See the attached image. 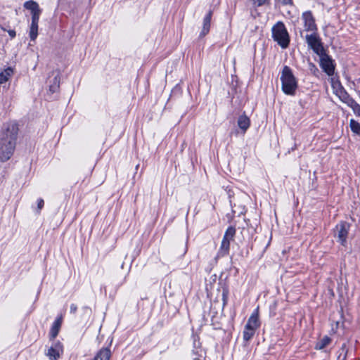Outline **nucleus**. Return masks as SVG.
I'll return each mask as SVG.
<instances>
[{"label": "nucleus", "mask_w": 360, "mask_h": 360, "mask_svg": "<svg viewBox=\"0 0 360 360\" xmlns=\"http://www.w3.org/2000/svg\"><path fill=\"white\" fill-rule=\"evenodd\" d=\"M345 89H344L343 86H342L341 88H339L338 89L335 90L334 91V93L338 96H339L340 95L342 94V93H343V91H345Z\"/></svg>", "instance_id": "473e14b6"}, {"label": "nucleus", "mask_w": 360, "mask_h": 360, "mask_svg": "<svg viewBox=\"0 0 360 360\" xmlns=\"http://www.w3.org/2000/svg\"><path fill=\"white\" fill-rule=\"evenodd\" d=\"M111 356V352L109 347L101 348L96 354L93 360H109Z\"/></svg>", "instance_id": "4468645a"}, {"label": "nucleus", "mask_w": 360, "mask_h": 360, "mask_svg": "<svg viewBox=\"0 0 360 360\" xmlns=\"http://www.w3.org/2000/svg\"><path fill=\"white\" fill-rule=\"evenodd\" d=\"M319 56L320 58L319 65L323 71L328 76H333L335 68L334 60L326 51Z\"/></svg>", "instance_id": "39448f33"}, {"label": "nucleus", "mask_w": 360, "mask_h": 360, "mask_svg": "<svg viewBox=\"0 0 360 360\" xmlns=\"http://www.w3.org/2000/svg\"><path fill=\"white\" fill-rule=\"evenodd\" d=\"M236 228L230 226L227 228L223 236L220 248L217 252V257H223L229 255L230 250V242L236 235Z\"/></svg>", "instance_id": "20e7f679"}, {"label": "nucleus", "mask_w": 360, "mask_h": 360, "mask_svg": "<svg viewBox=\"0 0 360 360\" xmlns=\"http://www.w3.org/2000/svg\"><path fill=\"white\" fill-rule=\"evenodd\" d=\"M253 4L257 6H262L266 4L269 0H252Z\"/></svg>", "instance_id": "cd10ccee"}, {"label": "nucleus", "mask_w": 360, "mask_h": 360, "mask_svg": "<svg viewBox=\"0 0 360 360\" xmlns=\"http://www.w3.org/2000/svg\"><path fill=\"white\" fill-rule=\"evenodd\" d=\"M41 13V10L39 11L32 13V23H39V17Z\"/></svg>", "instance_id": "393cba45"}, {"label": "nucleus", "mask_w": 360, "mask_h": 360, "mask_svg": "<svg viewBox=\"0 0 360 360\" xmlns=\"http://www.w3.org/2000/svg\"><path fill=\"white\" fill-rule=\"evenodd\" d=\"M228 293H229V291H228L227 289H224L223 290L222 300H223V302H224V304H225L226 303V302H227Z\"/></svg>", "instance_id": "c756f323"}, {"label": "nucleus", "mask_w": 360, "mask_h": 360, "mask_svg": "<svg viewBox=\"0 0 360 360\" xmlns=\"http://www.w3.org/2000/svg\"><path fill=\"white\" fill-rule=\"evenodd\" d=\"M349 126L353 133L360 136V123L352 119L349 122Z\"/></svg>", "instance_id": "4be33fe9"}, {"label": "nucleus", "mask_w": 360, "mask_h": 360, "mask_svg": "<svg viewBox=\"0 0 360 360\" xmlns=\"http://www.w3.org/2000/svg\"><path fill=\"white\" fill-rule=\"evenodd\" d=\"M18 126L11 122L4 124L0 132V161L8 160L15 148Z\"/></svg>", "instance_id": "f257e3e1"}, {"label": "nucleus", "mask_w": 360, "mask_h": 360, "mask_svg": "<svg viewBox=\"0 0 360 360\" xmlns=\"http://www.w3.org/2000/svg\"><path fill=\"white\" fill-rule=\"evenodd\" d=\"M44 205V201L42 198H39L37 200V208L39 212L43 208Z\"/></svg>", "instance_id": "7c9ffc66"}, {"label": "nucleus", "mask_w": 360, "mask_h": 360, "mask_svg": "<svg viewBox=\"0 0 360 360\" xmlns=\"http://www.w3.org/2000/svg\"><path fill=\"white\" fill-rule=\"evenodd\" d=\"M256 330L252 329V328H248L247 326H245L243 335V340L245 342H248L250 340L252 337L255 335Z\"/></svg>", "instance_id": "a211bd4d"}, {"label": "nucleus", "mask_w": 360, "mask_h": 360, "mask_svg": "<svg viewBox=\"0 0 360 360\" xmlns=\"http://www.w3.org/2000/svg\"><path fill=\"white\" fill-rule=\"evenodd\" d=\"M348 350L346 345L343 344L338 350V356L337 360H347Z\"/></svg>", "instance_id": "412c9836"}, {"label": "nucleus", "mask_w": 360, "mask_h": 360, "mask_svg": "<svg viewBox=\"0 0 360 360\" xmlns=\"http://www.w3.org/2000/svg\"><path fill=\"white\" fill-rule=\"evenodd\" d=\"M13 73L11 68H8L0 72V84L6 82Z\"/></svg>", "instance_id": "dca6fc26"}, {"label": "nucleus", "mask_w": 360, "mask_h": 360, "mask_svg": "<svg viewBox=\"0 0 360 360\" xmlns=\"http://www.w3.org/2000/svg\"><path fill=\"white\" fill-rule=\"evenodd\" d=\"M331 341V338L326 335L316 343L314 349L316 350H321L330 345Z\"/></svg>", "instance_id": "2eb2a0df"}, {"label": "nucleus", "mask_w": 360, "mask_h": 360, "mask_svg": "<svg viewBox=\"0 0 360 360\" xmlns=\"http://www.w3.org/2000/svg\"><path fill=\"white\" fill-rule=\"evenodd\" d=\"M272 37L282 49H286L290 44V37L283 22L279 21L272 27Z\"/></svg>", "instance_id": "7ed1b4c3"}, {"label": "nucleus", "mask_w": 360, "mask_h": 360, "mask_svg": "<svg viewBox=\"0 0 360 360\" xmlns=\"http://www.w3.org/2000/svg\"><path fill=\"white\" fill-rule=\"evenodd\" d=\"M302 18L304 20V27L306 31L316 32L317 30L315 19L310 11L304 12Z\"/></svg>", "instance_id": "6e6552de"}, {"label": "nucleus", "mask_w": 360, "mask_h": 360, "mask_svg": "<svg viewBox=\"0 0 360 360\" xmlns=\"http://www.w3.org/2000/svg\"><path fill=\"white\" fill-rule=\"evenodd\" d=\"M340 98V99L342 101V102H345L349 97L350 96L348 94V93L345 91H343V93H342L341 95H340L338 96Z\"/></svg>", "instance_id": "a878e982"}, {"label": "nucleus", "mask_w": 360, "mask_h": 360, "mask_svg": "<svg viewBox=\"0 0 360 360\" xmlns=\"http://www.w3.org/2000/svg\"><path fill=\"white\" fill-rule=\"evenodd\" d=\"M352 109L353 110L354 114L360 116V105L358 103H356Z\"/></svg>", "instance_id": "c85d7f7f"}, {"label": "nucleus", "mask_w": 360, "mask_h": 360, "mask_svg": "<svg viewBox=\"0 0 360 360\" xmlns=\"http://www.w3.org/2000/svg\"><path fill=\"white\" fill-rule=\"evenodd\" d=\"M60 86V75L58 74L53 79V83L49 86V91L51 93H55L58 91Z\"/></svg>", "instance_id": "aec40b11"}, {"label": "nucleus", "mask_w": 360, "mask_h": 360, "mask_svg": "<svg viewBox=\"0 0 360 360\" xmlns=\"http://www.w3.org/2000/svg\"><path fill=\"white\" fill-rule=\"evenodd\" d=\"M63 323V316L60 315L58 316L54 322L53 323L51 328L50 329L49 332V338L50 340H54L57 335H58V333L60 331V329L61 328V325Z\"/></svg>", "instance_id": "9d476101"}, {"label": "nucleus", "mask_w": 360, "mask_h": 360, "mask_svg": "<svg viewBox=\"0 0 360 360\" xmlns=\"http://www.w3.org/2000/svg\"><path fill=\"white\" fill-rule=\"evenodd\" d=\"M8 34L11 38H13L15 37V32L14 30H9Z\"/></svg>", "instance_id": "f704fd0d"}, {"label": "nucleus", "mask_w": 360, "mask_h": 360, "mask_svg": "<svg viewBox=\"0 0 360 360\" xmlns=\"http://www.w3.org/2000/svg\"><path fill=\"white\" fill-rule=\"evenodd\" d=\"M309 66H310V70H314V71H318L317 68L316 67V65H315L314 63H311L309 64Z\"/></svg>", "instance_id": "72a5a7b5"}, {"label": "nucleus", "mask_w": 360, "mask_h": 360, "mask_svg": "<svg viewBox=\"0 0 360 360\" xmlns=\"http://www.w3.org/2000/svg\"><path fill=\"white\" fill-rule=\"evenodd\" d=\"M338 237L341 245H345L347 241L349 229V224L346 221H341L336 226Z\"/></svg>", "instance_id": "1a4fd4ad"}, {"label": "nucleus", "mask_w": 360, "mask_h": 360, "mask_svg": "<svg viewBox=\"0 0 360 360\" xmlns=\"http://www.w3.org/2000/svg\"><path fill=\"white\" fill-rule=\"evenodd\" d=\"M63 353V346L60 341H55L47 349L46 355L50 360H58Z\"/></svg>", "instance_id": "0eeeda50"}, {"label": "nucleus", "mask_w": 360, "mask_h": 360, "mask_svg": "<svg viewBox=\"0 0 360 360\" xmlns=\"http://www.w3.org/2000/svg\"><path fill=\"white\" fill-rule=\"evenodd\" d=\"M182 94V89L179 85H176L172 90L170 96H180Z\"/></svg>", "instance_id": "5701e85b"}, {"label": "nucleus", "mask_w": 360, "mask_h": 360, "mask_svg": "<svg viewBox=\"0 0 360 360\" xmlns=\"http://www.w3.org/2000/svg\"><path fill=\"white\" fill-rule=\"evenodd\" d=\"M260 326L259 321V315L257 311H254L249 317L248 322L245 326L248 328H252V329L257 330Z\"/></svg>", "instance_id": "f8f14e48"}, {"label": "nucleus", "mask_w": 360, "mask_h": 360, "mask_svg": "<svg viewBox=\"0 0 360 360\" xmlns=\"http://www.w3.org/2000/svg\"><path fill=\"white\" fill-rule=\"evenodd\" d=\"M77 310V307L75 304H71L70 307V313L75 314Z\"/></svg>", "instance_id": "2f4dec72"}, {"label": "nucleus", "mask_w": 360, "mask_h": 360, "mask_svg": "<svg viewBox=\"0 0 360 360\" xmlns=\"http://www.w3.org/2000/svg\"><path fill=\"white\" fill-rule=\"evenodd\" d=\"M281 89L285 95L294 96L298 88V83L292 70L288 65L283 68L281 75Z\"/></svg>", "instance_id": "f03ea898"}, {"label": "nucleus", "mask_w": 360, "mask_h": 360, "mask_svg": "<svg viewBox=\"0 0 360 360\" xmlns=\"http://www.w3.org/2000/svg\"><path fill=\"white\" fill-rule=\"evenodd\" d=\"M212 15V11H210L204 17L202 22V29L200 34V37H205L209 32L210 29Z\"/></svg>", "instance_id": "9b49d317"}, {"label": "nucleus", "mask_w": 360, "mask_h": 360, "mask_svg": "<svg viewBox=\"0 0 360 360\" xmlns=\"http://www.w3.org/2000/svg\"><path fill=\"white\" fill-rule=\"evenodd\" d=\"M331 86L334 91L342 86L340 82L335 78H331Z\"/></svg>", "instance_id": "b1692460"}, {"label": "nucleus", "mask_w": 360, "mask_h": 360, "mask_svg": "<svg viewBox=\"0 0 360 360\" xmlns=\"http://www.w3.org/2000/svg\"><path fill=\"white\" fill-rule=\"evenodd\" d=\"M357 102L353 99L352 97H349L345 102V103H346L348 106H349L351 108H352L354 107V105Z\"/></svg>", "instance_id": "bb28decb"}, {"label": "nucleus", "mask_w": 360, "mask_h": 360, "mask_svg": "<svg viewBox=\"0 0 360 360\" xmlns=\"http://www.w3.org/2000/svg\"><path fill=\"white\" fill-rule=\"evenodd\" d=\"M29 36L32 41H35L38 36V23L31 22Z\"/></svg>", "instance_id": "6ab92c4d"}, {"label": "nucleus", "mask_w": 360, "mask_h": 360, "mask_svg": "<svg viewBox=\"0 0 360 360\" xmlns=\"http://www.w3.org/2000/svg\"><path fill=\"white\" fill-rule=\"evenodd\" d=\"M237 124L238 127L245 133L250 127V120L248 116L243 114L238 117Z\"/></svg>", "instance_id": "ddd939ff"}, {"label": "nucleus", "mask_w": 360, "mask_h": 360, "mask_svg": "<svg viewBox=\"0 0 360 360\" xmlns=\"http://www.w3.org/2000/svg\"><path fill=\"white\" fill-rule=\"evenodd\" d=\"M24 8L30 11L31 13L39 11V10H41L39 4L32 0L25 1L24 3Z\"/></svg>", "instance_id": "f3484780"}, {"label": "nucleus", "mask_w": 360, "mask_h": 360, "mask_svg": "<svg viewBox=\"0 0 360 360\" xmlns=\"http://www.w3.org/2000/svg\"><path fill=\"white\" fill-rule=\"evenodd\" d=\"M306 42L308 46L318 56L326 51L320 38L316 33L306 35Z\"/></svg>", "instance_id": "423d86ee"}]
</instances>
